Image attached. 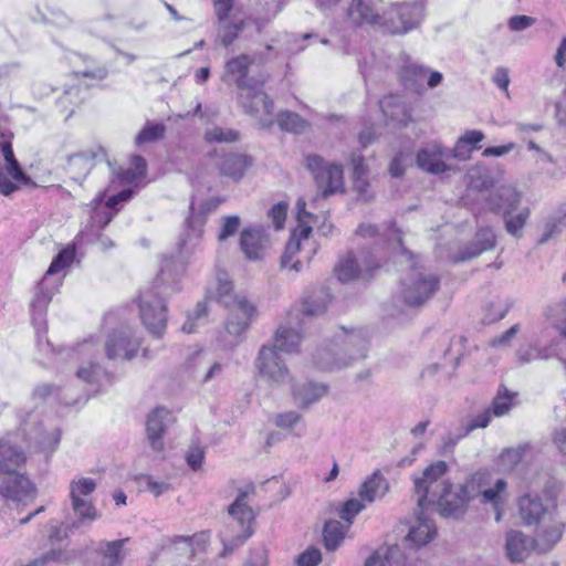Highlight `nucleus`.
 I'll return each instance as SVG.
<instances>
[{"mask_svg": "<svg viewBox=\"0 0 566 566\" xmlns=\"http://www.w3.org/2000/svg\"><path fill=\"white\" fill-rule=\"evenodd\" d=\"M211 297L229 311L224 331L219 334L218 343L223 350H233L243 342L256 310L245 296L233 293L232 283L226 275L218 276L217 287Z\"/></svg>", "mask_w": 566, "mask_h": 566, "instance_id": "1", "label": "nucleus"}, {"mask_svg": "<svg viewBox=\"0 0 566 566\" xmlns=\"http://www.w3.org/2000/svg\"><path fill=\"white\" fill-rule=\"evenodd\" d=\"M169 266L170 263L166 262L160 268L153 285L140 292L139 295L138 307L142 323L147 332L156 338H161L167 328L168 307L166 300L180 290L179 282L166 277Z\"/></svg>", "mask_w": 566, "mask_h": 566, "instance_id": "2", "label": "nucleus"}, {"mask_svg": "<svg viewBox=\"0 0 566 566\" xmlns=\"http://www.w3.org/2000/svg\"><path fill=\"white\" fill-rule=\"evenodd\" d=\"M82 245L75 244L74 239L72 244L61 250L35 289L31 302V317L39 340L41 339V333H46V310L60 285V280L53 276L74 261L76 249Z\"/></svg>", "mask_w": 566, "mask_h": 566, "instance_id": "3", "label": "nucleus"}, {"mask_svg": "<svg viewBox=\"0 0 566 566\" xmlns=\"http://www.w3.org/2000/svg\"><path fill=\"white\" fill-rule=\"evenodd\" d=\"M191 216L186 220V230L181 233L177 243V255L164 256L161 266L166 262L170 263L169 272L166 277L178 282L179 277L186 270L187 263L191 256L202 251V233L205 226V216L211 210L210 203L206 202L200 207V213L195 214V203L191 202Z\"/></svg>", "mask_w": 566, "mask_h": 566, "instance_id": "4", "label": "nucleus"}, {"mask_svg": "<svg viewBox=\"0 0 566 566\" xmlns=\"http://www.w3.org/2000/svg\"><path fill=\"white\" fill-rule=\"evenodd\" d=\"M134 195L133 189H123L118 193L111 196L104 202V195H99L92 200V212L88 223L75 237V244L94 242V238L112 221L117 205L128 201Z\"/></svg>", "mask_w": 566, "mask_h": 566, "instance_id": "5", "label": "nucleus"}, {"mask_svg": "<svg viewBox=\"0 0 566 566\" xmlns=\"http://www.w3.org/2000/svg\"><path fill=\"white\" fill-rule=\"evenodd\" d=\"M448 469L446 461L438 460L429 464L421 475L415 476L413 490L418 509H427L434 504V500H437V495L442 491V488L450 483L444 480Z\"/></svg>", "mask_w": 566, "mask_h": 566, "instance_id": "6", "label": "nucleus"}, {"mask_svg": "<svg viewBox=\"0 0 566 566\" xmlns=\"http://www.w3.org/2000/svg\"><path fill=\"white\" fill-rule=\"evenodd\" d=\"M255 488L253 484H248L244 489H241L235 497L234 502L228 507V513L235 520L242 528V534L233 537L230 541H223V549L220 553L221 557H226L232 554L238 547L252 536L253 530L251 524L254 521V514L252 509L248 504V497L250 494H254Z\"/></svg>", "mask_w": 566, "mask_h": 566, "instance_id": "7", "label": "nucleus"}, {"mask_svg": "<svg viewBox=\"0 0 566 566\" xmlns=\"http://www.w3.org/2000/svg\"><path fill=\"white\" fill-rule=\"evenodd\" d=\"M262 84L255 82L252 87L241 91L239 101L244 113L255 118L261 128H270L274 124V103L263 92Z\"/></svg>", "mask_w": 566, "mask_h": 566, "instance_id": "8", "label": "nucleus"}, {"mask_svg": "<svg viewBox=\"0 0 566 566\" xmlns=\"http://www.w3.org/2000/svg\"><path fill=\"white\" fill-rule=\"evenodd\" d=\"M305 164L307 169L312 172L318 189L322 190L324 198L343 191L344 178L343 169L339 165L327 164L318 155L306 156Z\"/></svg>", "mask_w": 566, "mask_h": 566, "instance_id": "9", "label": "nucleus"}, {"mask_svg": "<svg viewBox=\"0 0 566 566\" xmlns=\"http://www.w3.org/2000/svg\"><path fill=\"white\" fill-rule=\"evenodd\" d=\"M423 2L394 4L385 11L384 27L392 34H403L423 19Z\"/></svg>", "mask_w": 566, "mask_h": 566, "instance_id": "10", "label": "nucleus"}, {"mask_svg": "<svg viewBox=\"0 0 566 566\" xmlns=\"http://www.w3.org/2000/svg\"><path fill=\"white\" fill-rule=\"evenodd\" d=\"M440 285L436 274L413 272L408 281L403 282L402 296L410 306H419L430 300Z\"/></svg>", "mask_w": 566, "mask_h": 566, "instance_id": "11", "label": "nucleus"}, {"mask_svg": "<svg viewBox=\"0 0 566 566\" xmlns=\"http://www.w3.org/2000/svg\"><path fill=\"white\" fill-rule=\"evenodd\" d=\"M263 62L264 57L261 53L247 54L242 53L229 59L224 64V72L222 80L226 83L232 82L240 91L252 87L253 83L258 82L255 78L250 77L249 69L255 61Z\"/></svg>", "mask_w": 566, "mask_h": 566, "instance_id": "12", "label": "nucleus"}, {"mask_svg": "<svg viewBox=\"0 0 566 566\" xmlns=\"http://www.w3.org/2000/svg\"><path fill=\"white\" fill-rule=\"evenodd\" d=\"M401 81L406 88L421 94L424 91V82L429 88H434L442 82V73L430 71L417 62H406L400 71Z\"/></svg>", "mask_w": 566, "mask_h": 566, "instance_id": "13", "label": "nucleus"}, {"mask_svg": "<svg viewBox=\"0 0 566 566\" xmlns=\"http://www.w3.org/2000/svg\"><path fill=\"white\" fill-rule=\"evenodd\" d=\"M270 244V235L263 226H249L240 232V249L245 259L250 261L262 260Z\"/></svg>", "mask_w": 566, "mask_h": 566, "instance_id": "14", "label": "nucleus"}, {"mask_svg": "<svg viewBox=\"0 0 566 566\" xmlns=\"http://www.w3.org/2000/svg\"><path fill=\"white\" fill-rule=\"evenodd\" d=\"M449 159V148L438 142L426 144L416 156L417 166L431 175H440L450 170V166L447 164Z\"/></svg>", "mask_w": 566, "mask_h": 566, "instance_id": "15", "label": "nucleus"}, {"mask_svg": "<svg viewBox=\"0 0 566 566\" xmlns=\"http://www.w3.org/2000/svg\"><path fill=\"white\" fill-rule=\"evenodd\" d=\"M346 15L353 27L384 25L385 20V11H381L380 0H352Z\"/></svg>", "mask_w": 566, "mask_h": 566, "instance_id": "16", "label": "nucleus"}, {"mask_svg": "<svg viewBox=\"0 0 566 566\" xmlns=\"http://www.w3.org/2000/svg\"><path fill=\"white\" fill-rule=\"evenodd\" d=\"M434 504L438 505L442 516L460 518L467 513L470 503L460 486L454 488L452 483H449L437 495Z\"/></svg>", "mask_w": 566, "mask_h": 566, "instance_id": "17", "label": "nucleus"}, {"mask_svg": "<svg viewBox=\"0 0 566 566\" xmlns=\"http://www.w3.org/2000/svg\"><path fill=\"white\" fill-rule=\"evenodd\" d=\"M34 488L30 480L20 474L18 469L4 471L0 473V495L12 501H23L32 497Z\"/></svg>", "mask_w": 566, "mask_h": 566, "instance_id": "18", "label": "nucleus"}, {"mask_svg": "<svg viewBox=\"0 0 566 566\" xmlns=\"http://www.w3.org/2000/svg\"><path fill=\"white\" fill-rule=\"evenodd\" d=\"M426 509H418L413 522L405 537V545L410 548H420L430 543L437 535V527L424 513Z\"/></svg>", "mask_w": 566, "mask_h": 566, "instance_id": "19", "label": "nucleus"}, {"mask_svg": "<svg viewBox=\"0 0 566 566\" xmlns=\"http://www.w3.org/2000/svg\"><path fill=\"white\" fill-rule=\"evenodd\" d=\"M106 157V153L102 147L96 150H83L74 153L66 157V171L71 178L78 184L85 179L95 165L97 159L102 160Z\"/></svg>", "mask_w": 566, "mask_h": 566, "instance_id": "20", "label": "nucleus"}, {"mask_svg": "<svg viewBox=\"0 0 566 566\" xmlns=\"http://www.w3.org/2000/svg\"><path fill=\"white\" fill-rule=\"evenodd\" d=\"M356 233L363 238H375L377 247L381 243V248L386 247L387 250L390 249L395 253L399 251L401 254H410L402 245L400 231L394 228V223L386 227L382 233H380L377 226L363 223L358 227Z\"/></svg>", "mask_w": 566, "mask_h": 566, "instance_id": "21", "label": "nucleus"}, {"mask_svg": "<svg viewBox=\"0 0 566 566\" xmlns=\"http://www.w3.org/2000/svg\"><path fill=\"white\" fill-rule=\"evenodd\" d=\"M302 335L294 328L280 325L272 340L262 345L259 354H292L300 350Z\"/></svg>", "mask_w": 566, "mask_h": 566, "instance_id": "22", "label": "nucleus"}, {"mask_svg": "<svg viewBox=\"0 0 566 566\" xmlns=\"http://www.w3.org/2000/svg\"><path fill=\"white\" fill-rule=\"evenodd\" d=\"M496 244V235L490 227H480L473 240L458 253L451 256L454 263L464 262L481 255L485 251L493 250Z\"/></svg>", "mask_w": 566, "mask_h": 566, "instance_id": "23", "label": "nucleus"}, {"mask_svg": "<svg viewBox=\"0 0 566 566\" xmlns=\"http://www.w3.org/2000/svg\"><path fill=\"white\" fill-rule=\"evenodd\" d=\"M311 233V226H301L300 229H295L292 232L281 256V266L283 269L294 270L295 272H300L302 270V260L296 259L295 256L302 252L304 243L308 244Z\"/></svg>", "mask_w": 566, "mask_h": 566, "instance_id": "24", "label": "nucleus"}, {"mask_svg": "<svg viewBox=\"0 0 566 566\" xmlns=\"http://www.w3.org/2000/svg\"><path fill=\"white\" fill-rule=\"evenodd\" d=\"M140 345V337L129 327L114 331L104 344L106 354H137Z\"/></svg>", "mask_w": 566, "mask_h": 566, "instance_id": "25", "label": "nucleus"}, {"mask_svg": "<svg viewBox=\"0 0 566 566\" xmlns=\"http://www.w3.org/2000/svg\"><path fill=\"white\" fill-rule=\"evenodd\" d=\"M379 258H378V248L376 249V254L371 253L370 256H366L364 260V265L360 266L350 254L346 258L342 259L338 264L335 266L334 272L338 281L345 283L358 277V275L363 272H371L373 270L379 268Z\"/></svg>", "mask_w": 566, "mask_h": 566, "instance_id": "26", "label": "nucleus"}, {"mask_svg": "<svg viewBox=\"0 0 566 566\" xmlns=\"http://www.w3.org/2000/svg\"><path fill=\"white\" fill-rule=\"evenodd\" d=\"M253 164L254 159L252 156L232 151L221 157L218 167L223 177L233 181H240Z\"/></svg>", "mask_w": 566, "mask_h": 566, "instance_id": "27", "label": "nucleus"}, {"mask_svg": "<svg viewBox=\"0 0 566 566\" xmlns=\"http://www.w3.org/2000/svg\"><path fill=\"white\" fill-rule=\"evenodd\" d=\"M169 411L166 408H155L146 420V434L149 446L154 451L164 450V434L167 430Z\"/></svg>", "mask_w": 566, "mask_h": 566, "instance_id": "28", "label": "nucleus"}, {"mask_svg": "<svg viewBox=\"0 0 566 566\" xmlns=\"http://www.w3.org/2000/svg\"><path fill=\"white\" fill-rule=\"evenodd\" d=\"M255 366L269 384H282L289 378V369L281 356H259Z\"/></svg>", "mask_w": 566, "mask_h": 566, "instance_id": "29", "label": "nucleus"}, {"mask_svg": "<svg viewBox=\"0 0 566 566\" xmlns=\"http://www.w3.org/2000/svg\"><path fill=\"white\" fill-rule=\"evenodd\" d=\"M521 200L520 193L513 186L501 185L490 192L486 198V205L490 210H514Z\"/></svg>", "mask_w": 566, "mask_h": 566, "instance_id": "30", "label": "nucleus"}, {"mask_svg": "<svg viewBox=\"0 0 566 566\" xmlns=\"http://www.w3.org/2000/svg\"><path fill=\"white\" fill-rule=\"evenodd\" d=\"M327 391L328 386L323 382L306 381L292 385V396L302 408H307L310 405L318 401Z\"/></svg>", "mask_w": 566, "mask_h": 566, "instance_id": "31", "label": "nucleus"}, {"mask_svg": "<svg viewBox=\"0 0 566 566\" xmlns=\"http://www.w3.org/2000/svg\"><path fill=\"white\" fill-rule=\"evenodd\" d=\"M535 541L520 531L506 535V554L512 562H523L534 548Z\"/></svg>", "mask_w": 566, "mask_h": 566, "instance_id": "32", "label": "nucleus"}, {"mask_svg": "<svg viewBox=\"0 0 566 566\" xmlns=\"http://www.w3.org/2000/svg\"><path fill=\"white\" fill-rule=\"evenodd\" d=\"M219 27L217 31V41L224 48H229L238 40L239 35L247 28L250 19L243 18H224L218 20Z\"/></svg>", "mask_w": 566, "mask_h": 566, "instance_id": "33", "label": "nucleus"}, {"mask_svg": "<svg viewBox=\"0 0 566 566\" xmlns=\"http://www.w3.org/2000/svg\"><path fill=\"white\" fill-rule=\"evenodd\" d=\"M388 490L387 479L377 470L360 485L358 495L366 503H373L377 499H381Z\"/></svg>", "mask_w": 566, "mask_h": 566, "instance_id": "34", "label": "nucleus"}, {"mask_svg": "<svg viewBox=\"0 0 566 566\" xmlns=\"http://www.w3.org/2000/svg\"><path fill=\"white\" fill-rule=\"evenodd\" d=\"M518 510L522 520L528 525L538 523L547 512V507L543 504L541 497L531 494L520 499Z\"/></svg>", "mask_w": 566, "mask_h": 566, "instance_id": "35", "label": "nucleus"}, {"mask_svg": "<svg viewBox=\"0 0 566 566\" xmlns=\"http://www.w3.org/2000/svg\"><path fill=\"white\" fill-rule=\"evenodd\" d=\"M314 364L322 371H337L363 365L365 356H316Z\"/></svg>", "mask_w": 566, "mask_h": 566, "instance_id": "36", "label": "nucleus"}, {"mask_svg": "<svg viewBox=\"0 0 566 566\" xmlns=\"http://www.w3.org/2000/svg\"><path fill=\"white\" fill-rule=\"evenodd\" d=\"M331 302V294L325 287H319L303 300L302 311L306 316L323 314Z\"/></svg>", "mask_w": 566, "mask_h": 566, "instance_id": "37", "label": "nucleus"}, {"mask_svg": "<svg viewBox=\"0 0 566 566\" xmlns=\"http://www.w3.org/2000/svg\"><path fill=\"white\" fill-rule=\"evenodd\" d=\"M24 461L25 457L22 450L7 441L0 440V473L19 469Z\"/></svg>", "mask_w": 566, "mask_h": 566, "instance_id": "38", "label": "nucleus"}, {"mask_svg": "<svg viewBox=\"0 0 566 566\" xmlns=\"http://www.w3.org/2000/svg\"><path fill=\"white\" fill-rule=\"evenodd\" d=\"M532 448L528 443L518 444L504 449L497 459V467L505 472H510L524 459L527 451Z\"/></svg>", "mask_w": 566, "mask_h": 566, "instance_id": "39", "label": "nucleus"}, {"mask_svg": "<svg viewBox=\"0 0 566 566\" xmlns=\"http://www.w3.org/2000/svg\"><path fill=\"white\" fill-rule=\"evenodd\" d=\"M491 475L485 471H479L471 474L464 483L460 485L465 499L470 503L475 497L481 496L484 486L490 484Z\"/></svg>", "mask_w": 566, "mask_h": 566, "instance_id": "40", "label": "nucleus"}, {"mask_svg": "<svg viewBox=\"0 0 566 566\" xmlns=\"http://www.w3.org/2000/svg\"><path fill=\"white\" fill-rule=\"evenodd\" d=\"M76 376L87 384L99 386L104 380H108L109 375L101 363L91 359L77 369Z\"/></svg>", "mask_w": 566, "mask_h": 566, "instance_id": "41", "label": "nucleus"}, {"mask_svg": "<svg viewBox=\"0 0 566 566\" xmlns=\"http://www.w3.org/2000/svg\"><path fill=\"white\" fill-rule=\"evenodd\" d=\"M349 528L347 523L344 525L342 522L331 520L325 523L323 530L324 545L328 551H335L345 537L346 531Z\"/></svg>", "mask_w": 566, "mask_h": 566, "instance_id": "42", "label": "nucleus"}, {"mask_svg": "<svg viewBox=\"0 0 566 566\" xmlns=\"http://www.w3.org/2000/svg\"><path fill=\"white\" fill-rule=\"evenodd\" d=\"M506 490V482L505 480L503 479H499L496 480V482L494 483L493 486H490V484L488 486H484L483 488V491L481 493V503L483 504H491L494 510L496 511V521H499L501 518V513H500V504L503 502V493L505 492Z\"/></svg>", "mask_w": 566, "mask_h": 566, "instance_id": "43", "label": "nucleus"}, {"mask_svg": "<svg viewBox=\"0 0 566 566\" xmlns=\"http://www.w3.org/2000/svg\"><path fill=\"white\" fill-rule=\"evenodd\" d=\"M382 114L392 120H403L407 116L406 106L398 95H389L379 102Z\"/></svg>", "mask_w": 566, "mask_h": 566, "instance_id": "44", "label": "nucleus"}, {"mask_svg": "<svg viewBox=\"0 0 566 566\" xmlns=\"http://www.w3.org/2000/svg\"><path fill=\"white\" fill-rule=\"evenodd\" d=\"M460 359L459 357L452 356H439V360L428 365L423 371L422 377L424 376H436L438 374H442L444 376H451L453 371L459 366Z\"/></svg>", "mask_w": 566, "mask_h": 566, "instance_id": "45", "label": "nucleus"}, {"mask_svg": "<svg viewBox=\"0 0 566 566\" xmlns=\"http://www.w3.org/2000/svg\"><path fill=\"white\" fill-rule=\"evenodd\" d=\"M563 535V524L556 522L541 531L536 545L542 552L551 549Z\"/></svg>", "mask_w": 566, "mask_h": 566, "instance_id": "46", "label": "nucleus"}, {"mask_svg": "<svg viewBox=\"0 0 566 566\" xmlns=\"http://www.w3.org/2000/svg\"><path fill=\"white\" fill-rule=\"evenodd\" d=\"M516 396V392L509 391L504 386H501L492 402V413L496 417L507 415L514 406Z\"/></svg>", "mask_w": 566, "mask_h": 566, "instance_id": "47", "label": "nucleus"}, {"mask_svg": "<svg viewBox=\"0 0 566 566\" xmlns=\"http://www.w3.org/2000/svg\"><path fill=\"white\" fill-rule=\"evenodd\" d=\"M512 211L513 210H507L504 212L505 229L511 235L520 238L522 237V230L530 217V210L525 208L517 214H512Z\"/></svg>", "mask_w": 566, "mask_h": 566, "instance_id": "48", "label": "nucleus"}, {"mask_svg": "<svg viewBox=\"0 0 566 566\" xmlns=\"http://www.w3.org/2000/svg\"><path fill=\"white\" fill-rule=\"evenodd\" d=\"M129 538H123L112 542H102L98 552L109 560L111 565H117L123 562L125 555L123 546Z\"/></svg>", "mask_w": 566, "mask_h": 566, "instance_id": "49", "label": "nucleus"}, {"mask_svg": "<svg viewBox=\"0 0 566 566\" xmlns=\"http://www.w3.org/2000/svg\"><path fill=\"white\" fill-rule=\"evenodd\" d=\"M87 87L81 84L71 85L64 90V94L57 99V104L63 111H67L69 105H78L86 97Z\"/></svg>", "mask_w": 566, "mask_h": 566, "instance_id": "50", "label": "nucleus"}, {"mask_svg": "<svg viewBox=\"0 0 566 566\" xmlns=\"http://www.w3.org/2000/svg\"><path fill=\"white\" fill-rule=\"evenodd\" d=\"M96 489V482L91 478H81L70 483L71 500H87Z\"/></svg>", "mask_w": 566, "mask_h": 566, "instance_id": "51", "label": "nucleus"}, {"mask_svg": "<svg viewBox=\"0 0 566 566\" xmlns=\"http://www.w3.org/2000/svg\"><path fill=\"white\" fill-rule=\"evenodd\" d=\"M71 505L74 514L77 517L76 524L83 523L85 521L93 522L97 518V512L92 503V501L87 500H71Z\"/></svg>", "mask_w": 566, "mask_h": 566, "instance_id": "52", "label": "nucleus"}, {"mask_svg": "<svg viewBox=\"0 0 566 566\" xmlns=\"http://www.w3.org/2000/svg\"><path fill=\"white\" fill-rule=\"evenodd\" d=\"M166 133V126L161 123H151L146 125L136 136V145L140 146L147 143L163 139Z\"/></svg>", "mask_w": 566, "mask_h": 566, "instance_id": "53", "label": "nucleus"}, {"mask_svg": "<svg viewBox=\"0 0 566 566\" xmlns=\"http://www.w3.org/2000/svg\"><path fill=\"white\" fill-rule=\"evenodd\" d=\"M277 124L281 129L292 133H301L306 126V122L298 114L289 111L277 115Z\"/></svg>", "mask_w": 566, "mask_h": 566, "instance_id": "54", "label": "nucleus"}, {"mask_svg": "<svg viewBox=\"0 0 566 566\" xmlns=\"http://www.w3.org/2000/svg\"><path fill=\"white\" fill-rule=\"evenodd\" d=\"M205 138L209 143H232L239 139V133L233 129L216 126L206 132Z\"/></svg>", "mask_w": 566, "mask_h": 566, "instance_id": "55", "label": "nucleus"}, {"mask_svg": "<svg viewBox=\"0 0 566 566\" xmlns=\"http://www.w3.org/2000/svg\"><path fill=\"white\" fill-rule=\"evenodd\" d=\"M241 226L239 216H224L220 219V230L217 235L218 241L222 242L233 237Z\"/></svg>", "mask_w": 566, "mask_h": 566, "instance_id": "56", "label": "nucleus"}, {"mask_svg": "<svg viewBox=\"0 0 566 566\" xmlns=\"http://www.w3.org/2000/svg\"><path fill=\"white\" fill-rule=\"evenodd\" d=\"M365 503L366 501H363L360 497L349 499L344 503L340 517L347 522V526H350L353 518L366 507Z\"/></svg>", "mask_w": 566, "mask_h": 566, "instance_id": "57", "label": "nucleus"}, {"mask_svg": "<svg viewBox=\"0 0 566 566\" xmlns=\"http://www.w3.org/2000/svg\"><path fill=\"white\" fill-rule=\"evenodd\" d=\"M208 308L205 302H199L193 311V313L187 315V321L184 323L181 329L185 333H193L195 332V321H200L207 316Z\"/></svg>", "mask_w": 566, "mask_h": 566, "instance_id": "58", "label": "nucleus"}, {"mask_svg": "<svg viewBox=\"0 0 566 566\" xmlns=\"http://www.w3.org/2000/svg\"><path fill=\"white\" fill-rule=\"evenodd\" d=\"M289 203L285 201H280L275 203L269 210V218L272 220L275 229H282L286 219Z\"/></svg>", "mask_w": 566, "mask_h": 566, "instance_id": "59", "label": "nucleus"}, {"mask_svg": "<svg viewBox=\"0 0 566 566\" xmlns=\"http://www.w3.org/2000/svg\"><path fill=\"white\" fill-rule=\"evenodd\" d=\"M8 174L18 182L24 186H35L32 179L22 170L17 159L6 163Z\"/></svg>", "mask_w": 566, "mask_h": 566, "instance_id": "60", "label": "nucleus"}, {"mask_svg": "<svg viewBox=\"0 0 566 566\" xmlns=\"http://www.w3.org/2000/svg\"><path fill=\"white\" fill-rule=\"evenodd\" d=\"M140 484L145 485V489L153 493L155 496H159L170 489L169 483L164 481H155L150 475H140Z\"/></svg>", "mask_w": 566, "mask_h": 566, "instance_id": "61", "label": "nucleus"}, {"mask_svg": "<svg viewBox=\"0 0 566 566\" xmlns=\"http://www.w3.org/2000/svg\"><path fill=\"white\" fill-rule=\"evenodd\" d=\"M386 566H405L406 558L398 546L382 549Z\"/></svg>", "mask_w": 566, "mask_h": 566, "instance_id": "62", "label": "nucleus"}, {"mask_svg": "<svg viewBox=\"0 0 566 566\" xmlns=\"http://www.w3.org/2000/svg\"><path fill=\"white\" fill-rule=\"evenodd\" d=\"M203 458L205 451L199 446H191L186 453L187 464L195 471L201 468Z\"/></svg>", "mask_w": 566, "mask_h": 566, "instance_id": "63", "label": "nucleus"}, {"mask_svg": "<svg viewBox=\"0 0 566 566\" xmlns=\"http://www.w3.org/2000/svg\"><path fill=\"white\" fill-rule=\"evenodd\" d=\"M243 566H268V551L265 547H256L250 552Z\"/></svg>", "mask_w": 566, "mask_h": 566, "instance_id": "64", "label": "nucleus"}]
</instances>
